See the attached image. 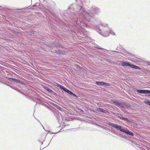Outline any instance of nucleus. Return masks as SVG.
<instances>
[{
  "label": "nucleus",
  "instance_id": "nucleus-1",
  "mask_svg": "<svg viewBox=\"0 0 150 150\" xmlns=\"http://www.w3.org/2000/svg\"><path fill=\"white\" fill-rule=\"evenodd\" d=\"M122 66L127 67L129 66L131 68H133L134 69H140V67H139L133 64H130L128 62H122Z\"/></svg>",
  "mask_w": 150,
  "mask_h": 150
},
{
  "label": "nucleus",
  "instance_id": "nucleus-2",
  "mask_svg": "<svg viewBox=\"0 0 150 150\" xmlns=\"http://www.w3.org/2000/svg\"><path fill=\"white\" fill-rule=\"evenodd\" d=\"M59 86L64 91L67 92V93L69 94L70 95H71L73 96L76 97H78V96L75 94H74L72 92L69 91L66 88L64 87V86H62V85H59Z\"/></svg>",
  "mask_w": 150,
  "mask_h": 150
},
{
  "label": "nucleus",
  "instance_id": "nucleus-3",
  "mask_svg": "<svg viewBox=\"0 0 150 150\" xmlns=\"http://www.w3.org/2000/svg\"><path fill=\"white\" fill-rule=\"evenodd\" d=\"M120 130L121 131L125 133L126 134L132 136H134V134L132 132L129 131L127 128L126 129L123 128L122 126H121V128L120 129Z\"/></svg>",
  "mask_w": 150,
  "mask_h": 150
},
{
  "label": "nucleus",
  "instance_id": "nucleus-4",
  "mask_svg": "<svg viewBox=\"0 0 150 150\" xmlns=\"http://www.w3.org/2000/svg\"><path fill=\"white\" fill-rule=\"evenodd\" d=\"M111 103L115 104L117 107H123V104L121 103H118L117 101L112 100L111 101Z\"/></svg>",
  "mask_w": 150,
  "mask_h": 150
},
{
  "label": "nucleus",
  "instance_id": "nucleus-5",
  "mask_svg": "<svg viewBox=\"0 0 150 150\" xmlns=\"http://www.w3.org/2000/svg\"><path fill=\"white\" fill-rule=\"evenodd\" d=\"M108 124L110 126H112L117 129L120 130V129L121 128V126L111 123H109Z\"/></svg>",
  "mask_w": 150,
  "mask_h": 150
},
{
  "label": "nucleus",
  "instance_id": "nucleus-6",
  "mask_svg": "<svg viewBox=\"0 0 150 150\" xmlns=\"http://www.w3.org/2000/svg\"><path fill=\"white\" fill-rule=\"evenodd\" d=\"M137 91L138 93L143 94H150V91L149 90H138Z\"/></svg>",
  "mask_w": 150,
  "mask_h": 150
},
{
  "label": "nucleus",
  "instance_id": "nucleus-7",
  "mask_svg": "<svg viewBox=\"0 0 150 150\" xmlns=\"http://www.w3.org/2000/svg\"><path fill=\"white\" fill-rule=\"evenodd\" d=\"M9 79H11L12 81H14L15 82L17 83H20L23 84V83L21 82L20 80H18L17 79L13 78H10Z\"/></svg>",
  "mask_w": 150,
  "mask_h": 150
},
{
  "label": "nucleus",
  "instance_id": "nucleus-8",
  "mask_svg": "<svg viewBox=\"0 0 150 150\" xmlns=\"http://www.w3.org/2000/svg\"><path fill=\"white\" fill-rule=\"evenodd\" d=\"M44 88L46 91H47L49 92L52 93V90L47 87H44Z\"/></svg>",
  "mask_w": 150,
  "mask_h": 150
},
{
  "label": "nucleus",
  "instance_id": "nucleus-9",
  "mask_svg": "<svg viewBox=\"0 0 150 150\" xmlns=\"http://www.w3.org/2000/svg\"><path fill=\"white\" fill-rule=\"evenodd\" d=\"M96 83L99 85H104V82H96Z\"/></svg>",
  "mask_w": 150,
  "mask_h": 150
},
{
  "label": "nucleus",
  "instance_id": "nucleus-10",
  "mask_svg": "<svg viewBox=\"0 0 150 150\" xmlns=\"http://www.w3.org/2000/svg\"><path fill=\"white\" fill-rule=\"evenodd\" d=\"M101 110V112H103V113H105L106 114H107L108 113V111H107L103 109L102 108Z\"/></svg>",
  "mask_w": 150,
  "mask_h": 150
},
{
  "label": "nucleus",
  "instance_id": "nucleus-11",
  "mask_svg": "<svg viewBox=\"0 0 150 150\" xmlns=\"http://www.w3.org/2000/svg\"><path fill=\"white\" fill-rule=\"evenodd\" d=\"M120 119H122V120H123L125 121H127L129 122H131V121H129V120H128L127 118H123V117H120Z\"/></svg>",
  "mask_w": 150,
  "mask_h": 150
},
{
  "label": "nucleus",
  "instance_id": "nucleus-12",
  "mask_svg": "<svg viewBox=\"0 0 150 150\" xmlns=\"http://www.w3.org/2000/svg\"><path fill=\"white\" fill-rule=\"evenodd\" d=\"M101 109L102 108H96V110L97 111H98V112H101Z\"/></svg>",
  "mask_w": 150,
  "mask_h": 150
},
{
  "label": "nucleus",
  "instance_id": "nucleus-13",
  "mask_svg": "<svg viewBox=\"0 0 150 150\" xmlns=\"http://www.w3.org/2000/svg\"><path fill=\"white\" fill-rule=\"evenodd\" d=\"M144 103L146 104H147L148 105H150V101H145L144 102Z\"/></svg>",
  "mask_w": 150,
  "mask_h": 150
},
{
  "label": "nucleus",
  "instance_id": "nucleus-14",
  "mask_svg": "<svg viewBox=\"0 0 150 150\" xmlns=\"http://www.w3.org/2000/svg\"><path fill=\"white\" fill-rule=\"evenodd\" d=\"M104 85H105L106 86H110V85L108 83L104 82Z\"/></svg>",
  "mask_w": 150,
  "mask_h": 150
},
{
  "label": "nucleus",
  "instance_id": "nucleus-15",
  "mask_svg": "<svg viewBox=\"0 0 150 150\" xmlns=\"http://www.w3.org/2000/svg\"><path fill=\"white\" fill-rule=\"evenodd\" d=\"M52 93L54 95H56V93L54 91H52Z\"/></svg>",
  "mask_w": 150,
  "mask_h": 150
},
{
  "label": "nucleus",
  "instance_id": "nucleus-16",
  "mask_svg": "<svg viewBox=\"0 0 150 150\" xmlns=\"http://www.w3.org/2000/svg\"><path fill=\"white\" fill-rule=\"evenodd\" d=\"M97 48L98 49H103V48H100V47H97Z\"/></svg>",
  "mask_w": 150,
  "mask_h": 150
}]
</instances>
